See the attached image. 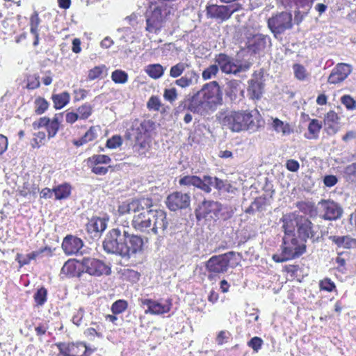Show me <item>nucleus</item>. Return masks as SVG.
Listing matches in <instances>:
<instances>
[{
    "instance_id": "obj_7",
    "label": "nucleus",
    "mask_w": 356,
    "mask_h": 356,
    "mask_svg": "<svg viewBox=\"0 0 356 356\" xmlns=\"http://www.w3.org/2000/svg\"><path fill=\"white\" fill-rule=\"evenodd\" d=\"M188 67H190L188 64L179 62L172 65L170 69V76L177 79L175 83L181 88H186L197 84L200 79L198 73L194 70H188L181 76Z\"/></svg>"
},
{
    "instance_id": "obj_44",
    "label": "nucleus",
    "mask_w": 356,
    "mask_h": 356,
    "mask_svg": "<svg viewBox=\"0 0 356 356\" xmlns=\"http://www.w3.org/2000/svg\"><path fill=\"white\" fill-rule=\"evenodd\" d=\"M350 256V252H339L336 257V263L337 264V269L341 273L346 270V261L349 259Z\"/></svg>"
},
{
    "instance_id": "obj_11",
    "label": "nucleus",
    "mask_w": 356,
    "mask_h": 356,
    "mask_svg": "<svg viewBox=\"0 0 356 356\" xmlns=\"http://www.w3.org/2000/svg\"><path fill=\"white\" fill-rule=\"evenodd\" d=\"M268 27L275 35H280L285 31L293 26V18L291 13L289 12H281L273 15L268 21Z\"/></svg>"
},
{
    "instance_id": "obj_9",
    "label": "nucleus",
    "mask_w": 356,
    "mask_h": 356,
    "mask_svg": "<svg viewBox=\"0 0 356 356\" xmlns=\"http://www.w3.org/2000/svg\"><path fill=\"white\" fill-rule=\"evenodd\" d=\"M242 8V5L240 3L231 6L207 4L205 11L208 19H214L218 23H222L229 19L234 13L241 10Z\"/></svg>"
},
{
    "instance_id": "obj_51",
    "label": "nucleus",
    "mask_w": 356,
    "mask_h": 356,
    "mask_svg": "<svg viewBox=\"0 0 356 356\" xmlns=\"http://www.w3.org/2000/svg\"><path fill=\"white\" fill-rule=\"evenodd\" d=\"M293 70L295 77L299 81H305L309 76L306 68L301 64H294Z\"/></svg>"
},
{
    "instance_id": "obj_17",
    "label": "nucleus",
    "mask_w": 356,
    "mask_h": 356,
    "mask_svg": "<svg viewBox=\"0 0 356 356\" xmlns=\"http://www.w3.org/2000/svg\"><path fill=\"white\" fill-rule=\"evenodd\" d=\"M165 16L162 9L156 6L146 15V31L149 33H157L163 27Z\"/></svg>"
},
{
    "instance_id": "obj_40",
    "label": "nucleus",
    "mask_w": 356,
    "mask_h": 356,
    "mask_svg": "<svg viewBox=\"0 0 356 356\" xmlns=\"http://www.w3.org/2000/svg\"><path fill=\"white\" fill-rule=\"evenodd\" d=\"M296 207L305 215L313 216L316 213V208L313 202L298 201L296 203Z\"/></svg>"
},
{
    "instance_id": "obj_3",
    "label": "nucleus",
    "mask_w": 356,
    "mask_h": 356,
    "mask_svg": "<svg viewBox=\"0 0 356 356\" xmlns=\"http://www.w3.org/2000/svg\"><path fill=\"white\" fill-rule=\"evenodd\" d=\"M188 101L187 108L194 113L203 115L209 111L215 110L222 102V94L218 83L213 81L205 83Z\"/></svg>"
},
{
    "instance_id": "obj_62",
    "label": "nucleus",
    "mask_w": 356,
    "mask_h": 356,
    "mask_svg": "<svg viewBox=\"0 0 356 356\" xmlns=\"http://www.w3.org/2000/svg\"><path fill=\"white\" fill-rule=\"evenodd\" d=\"M49 118L46 116L40 118L39 119L33 122V129L34 130H38L42 127H44L46 129V127L49 122Z\"/></svg>"
},
{
    "instance_id": "obj_23",
    "label": "nucleus",
    "mask_w": 356,
    "mask_h": 356,
    "mask_svg": "<svg viewBox=\"0 0 356 356\" xmlns=\"http://www.w3.org/2000/svg\"><path fill=\"white\" fill-rule=\"evenodd\" d=\"M152 225L150 229L154 234H163L168 226L166 212L161 209L152 210Z\"/></svg>"
},
{
    "instance_id": "obj_64",
    "label": "nucleus",
    "mask_w": 356,
    "mask_h": 356,
    "mask_svg": "<svg viewBox=\"0 0 356 356\" xmlns=\"http://www.w3.org/2000/svg\"><path fill=\"white\" fill-rule=\"evenodd\" d=\"M212 179H213L211 181L212 186L213 185L214 187L218 191H221L227 190L226 184L222 179H220L216 177H212Z\"/></svg>"
},
{
    "instance_id": "obj_8",
    "label": "nucleus",
    "mask_w": 356,
    "mask_h": 356,
    "mask_svg": "<svg viewBox=\"0 0 356 356\" xmlns=\"http://www.w3.org/2000/svg\"><path fill=\"white\" fill-rule=\"evenodd\" d=\"M236 253L230 251L224 254L212 256L205 264L208 278L211 280L220 274L227 271L231 259Z\"/></svg>"
},
{
    "instance_id": "obj_20",
    "label": "nucleus",
    "mask_w": 356,
    "mask_h": 356,
    "mask_svg": "<svg viewBox=\"0 0 356 356\" xmlns=\"http://www.w3.org/2000/svg\"><path fill=\"white\" fill-rule=\"evenodd\" d=\"M141 305L147 306L145 314H151L153 315H161L168 313L172 307L171 299L165 300V303L162 304L156 300L149 298H142L140 300Z\"/></svg>"
},
{
    "instance_id": "obj_56",
    "label": "nucleus",
    "mask_w": 356,
    "mask_h": 356,
    "mask_svg": "<svg viewBox=\"0 0 356 356\" xmlns=\"http://www.w3.org/2000/svg\"><path fill=\"white\" fill-rule=\"evenodd\" d=\"M122 275L124 279L132 282H138L140 277V274L138 272L129 268L124 270Z\"/></svg>"
},
{
    "instance_id": "obj_63",
    "label": "nucleus",
    "mask_w": 356,
    "mask_h": 356,
    "mask_svg": "<svg viewBox=\"0 0 356 356\" xmlns=\"http://www.w3.org/2000/svg\"><path fill=\"white\" fill-rule=\"evenodd\" d=\"M88 93V92L86 90L83 89V88H79V89L74 90V101L75 102H80V101L84 99L87 97Z\"/></svg>"
},
{
    "instance_id": "obj_29",
    "label": "nucleus",
    "mask_w": 356,
    "mask_h": 356,
    "mask_svg": "<svg viewBox=\"0 0 356 356\" xmlns=\"http://www.w3.org/2000/svg\"><path fill=\"white\" fill-rule=\"evenodd\" d=\"M106 228V222L99 217L92 218L86 224V229L94 237L99 236Z\"/></svg>"
},
{
    "instance_id": "obj_16",
    "label": "nucleus",
    "mask_w": 356,
    "mask_h": 356,
    "mask_svg": "<svg viewBox=\"0 0 356 356\" xmlns=\"http://www.w3.org/2000/svg\"><path fill=\"white\" fill-rule=\"evenodd\" d=\"M55 345L63 356H90L89 348L83 342H58Z\"/></svg>"
},
{
    "instance_id": "obj_19",
    "label": "nucleus",
    "mask_w": 356,
    "mask_h": 356,
    "mask_svg": "<svg viewBox=\"0 0 356 356\" xmlns=\"http://www.w3.org/2000/svg\"><path fill=\"white\" fill-rule=\"evenodd\" d=\"M111 159L106 154H93L86 159L88 166L91 172L97 175H105L111 166H100V164H109Z\"/></svg>"
},
{
    "instance_id": "obj_50",
    "label": "nucleus",
    "mask_w": 356,
    "mask_h": 356,
    "mask_svg": "<svg viewBox=\"0 0 356 356\" xmlns=\"http://www.w3.org/2000/svg\"><path fill=\"white\" fill-rule=\"evenodd\" d=\"M93 109L90 104L86 102L77 108V113L81 120L88 119L92 113Z\"/></svg>"
},
{
    "instance_id": "obj_54",
    "label": "nucleus",
    "mask_w": 356,
    "mask_h": 356,
    "mask_svg": "<svg viewBox=\"0 0 356 356\" xmlns=\"http://www.w3.org/2000/svg\"><path fill=\"white\" fill-rule=\"evenodd\" d=\"M122 143L123 140L121 136L114 135L106 140V147L108 149H116L120 147Z\"/></svg>"
},
{
    "instance_id": "obj_43",
    "label": "nucleus",
    "mask_w": 356,
    "mask_h": 356,
    "mask_svg": "<svg viewBox=\"0 0 356 356\" xmlns=\"http://www.w3.org/2000/svg\"><path fill=\"white\" fill-rule=\"evenodd\" d=\"M46 134L44 131H39L33 134V138L31 141V145L33 149H38L45 145Z\"/></svg>"
},
{
    "instance_id": "obj_28",
    "label": "nucleus",
    "mask_w": 356,
    "mask_h": 356,
    "mask_svg": "<svg viewBox=\"0 0 356 356\" xmlns=\"http://www.w3.org/2000/svg\"><path fill=\"white\" fill-rule=\"evenodd\" d=\"M47 252L49 255L52 254V251L50 247L45 246L42 248L36 251H33L32 252L27 254L26 256H24L21 253H17L16 254L15 260L19 264V266H24L25 265H28L32 260H35L40 254Z\"/></svg>"
},
{
    "instance_id": "obj_27",
    "label": "nucleus",
    "mask_w": 356,
    "mask_h": 356,
    "mask_svg": "<svg viewBox=\"0 0 356 356\" xmlns=\"http://www.w3.org/2000/svg\"><path fill=\"white\" fill-rule=\"evenodd\" d=\"M99 131V126H91L81 137L72 140V143L74 147H80L89 143L93 142L97 138L98 132Z\"/></svg>"
},
{
    "instance_id": "obj_59",
    "label": "nucleus",
    "mask_w": 356,
    "mask_h": 356,
    "mask_svg": "<svg viewBox=\"0 0 356 356\" xmlns=\"http://www.w3.org/2000/svg\"><path fill=\"white\" fill-rule=\"evenodd\" d=\"M177 91L175 88H166L163 92V97L165 100L170 102V103L174 102L177 98Z\"/></svg>"
},
{
    "instance_id": "obj_58",
    "label": "nucleus",
    "mask_w": 356,
    "mask_h": 356,
    "mask_svg": "<svg viewBox=\"0 0 356 356\" xmlns=\"http://www.w3.org/2000/svg\"><path fill=\"white\" fill-rule=\"evenodd\" d=\"M263 343L264 341L261 338L254 337L248 342V346L257 353L261 348Z\"/></svg>"
},
{
    "instance_id": "obj_38",
    "label": "nucleus",
    "mask_w": 356,
    "mask_h": 356,
    "mask_svg": "<svg viewBox=\"0 0 356 356\" xmlns=\"http://www.w3.org/2000/svg\"><path fill=\"white\" fill-rule=\"evenodd\" d=\"M322 129V122L317 119H312L308 124V134H305L307 139H316Z\"/></svg>"
},
{
    "instance_id": "obj_26",
    "label": "nucleus",
    "mask_w": 356,
    "mask_h": 356,
    "mask_svg": "<svg viewBox=\"0 0 356 356\" xmlns=\"http://www.w3.org/2000/svg\"><path fill=\"white\" fill-rule=\"evenodd\" d=\"M268 40V37L262 34L254 35L248 38L246 48L252 53H259L266 49Z\"/></svg>"
},
{
    "instance_id": "obj_48",
    "label": "nucleus",
    "mask_w": 356,
    "mask_h": 356,
    "mask_svg": "<svg viewBox=\"0 0 356 356\" xmlns=\"http://www.w3.org/2000/svg\"><path fill=\"white\" fill-rule=\"evenodd\" d=\"M37 306H42L47 300V290L42 286L37 290L33 296Z\"/></svg>"
},
{
    "instance_id": "obj_6",
    "label": "nucleus",
    "mask_w": 356,
    "mask_h": 356,
    "mask_svg": "<svg viewBox=\"0 0 356 356\" xmlns=\"http://www.w3.org/2000/svg\"><path fill=\"white\" fill-rule=\"evenodd\" d=\"M154 123L150 120H143L139 125L133 127L135 131L134 148L139 155H145L151 147V131Z\"/></svg>"
},
{
    "instance_id": "obj_55",
    "label": "nucleus",
    "mask_w": 356,
    "mask_h": 356,
    "mask_svg": "<svg viewBox=\"0 0 356 356\" xmlns=\"http://www.w3.org/2000/svg\"><path fill=\"white\" fill-rule=\"evenodd\" d=\"M37 189L38 188L36 187H31L30 184L26 182L24 183L22 188L19 190V195L24 197H26L31 195H34L36 194Z\"/></svg>"
},
{
    "instance_id": "obj_15",
    "label": "nucleus",
    "mask_w": 356,
    "mask_h": 356,
    "mask_svg": "<svg viewBox=\"0 0 356 356\" xmlns=\"http://www.w3.org/2000/svg\"><path fill=\"white\" fill-rule=\"evenodd\" d=\"M212 177L204 175L202 178L197 175H185L180 178L179 184L181 186H194L206 193L211 192Z\"/></svg>"
},
{
    "instance_id": "obj_52",
    "label": "nucleus",
    "mask_w": 356,
    "mask_h": 356,
    "mask_svg": "<svg viewBox=\"0 0 356 356\" xmlns=\"http://www.w3.org/2000/svg\"><path fill=\"white\" fill-rule=\"evenodd\" d=\"M40 86V76L38 74H29L26 76V86L28 90H35Z\"/></svg>"
},
{
    "instance_id": "obj_61",
    "label": "nucleus",
    "mask_w": 356,
    "mask_h": 356,
    "mask_svg": "<svg viewBox=\"0 0 356 356\" xmlns=\"http://www.w3.org/2000/svg\"><path fill=\"white\" fill-rule=\"evenodd\" d=\"M284 271L293 277H297L298 272L300 271L299 265L289 264L284 266Z\"/></svg>"
},
{
    "instance_id": "obj_33",
    "label": "nucleus",
    "mask_w": 356,
    "mask_h": 356,
    "mask_svg": "<svg viewBox=\"0 0 356 356\" xmlns=\"http://www.w3.org/2000/svg\"><path fill=\"white\" fill-rule=\"evenodd\" d=\"M51 100L53 102L54 108L60 110L69 104L70 101V95L67 91H64L58 94H53L51 95Z\"/></svg>"
},
{
    "instance_id": "obj_39",
    "label": "nucleus",
    "mask_w": 356,
    "mask_h": 356,
    "mask_svg": "<svg viewBox=\"0 0 356 356\" xmlns=\"http://www.w3.org/2000/svg\"><path fill=\"white\" fill-rule=\"evenodd\" d=\"M165 70L161 64L156 63L147 65L145 71L152 79H158L163 75Z\"/></svg>"
},
{
    "instance_id": "obj_32",
    "label": "nucleus",
    "mask_w": 356,
    "mask_h": 356,
    "mask_svg": "<svg viewBox=\"0 0 356 356\" xmlns=\"http://www.w3.org/2000/svg\"><path fill=\"white\" fill-rule=\"evenodd\" d=\"M330 239L339 248L350 249L356 247V239L350 236H331Z\"/></svg>"
},
{
    "instance_id": "obj_2",
    "label": "nucleus",
    "mask_w": 356,
    "mask_h": 356,
    "mask_svg": "<svg viewBox=\"0 0 356 356\" xmlns=\"http://www.w3.org/2000/svg\"><path fill=\"white\" fill-rule=\"evenodd\" d=\"M143 246V241L141 237L130 235L126 231L122 234L119 229H112L103 242V248L106 252L127 258L140 252Z\"/></svg>"
},
{
    "instance_id": "obj_10",
    "label": "nucleus",
    "mask_w": 356,
    "mask_h": 356,
    "mask_svg": "<svg viewBox=\"0 0 356 356\" xmlns=\"http://www.w3.org/2000/svg\"><path fill=\"white\" fill-rule=\"evenodd\" d=\"M222 209L221 203L211 200H204L201 202L195 210L196 219L200 221L216 220Z\"/></svg>"
},
{
    "instance_id": "obj_24",
    "label": "nucleus",
    "mask_w": 356,
    "mask_h": 356,
    "mask_svg": "<svg viewBox=\"0 0 356 356\" xmlns=\"http://www.w3.org/2000/svg\"><path fill=\"white\" fill-rule=\"evenodd\" d=\"M83 245V241L72 235L66 236L62 243V248L67 255L77 254Z\"/></svg>"
},
{
    "instance_id": "obj_57",
    "label": "nucleus",
    "mask_w": 356,
    "mask_h": 356,
    "mask_svg": "<svg viewBox=\"0 0 356 356\" xmlns=\"http://www.w3.org/2000/svg\"><path fill=\"white\" fill-rule=\"evenodd\" d=\"M341 102L348 110H354L356 108V101L349 95L342 96Z\"/></svg>"
},
{
    "instance_id": "obj_25",
    "label": "nucleus",
    "mask_w": 356,
    "mask_h": 356,
    "mask_svg": "<svg viewBox=\"0 0 356 356\" xmlns=\"http://www.w3.org/2000/svg\"><path fill=\"white\" fill-rule=\"evenodd\" d=\"M145 202H147V201L144 197L134 199L129 202H124L118 206V211L120 215H125L131 212L137 213L147 207Z\"/></svg>"
},
{
    "instance_id": "obj_46",
    "label": "nucleus",
    "mask_w": 356,
    "mask_h": 356,
    "mask_svg": "<svg viewBox=\"0 0 356 356\" xmlns=\"http://www.w3.org/2000/svg\"><path fill=\"white\" fill-rule=\"evenodd\" d=\"M128 308V302L125 300L120 299L115 301L111 307L112 313L118 315L125 312Z\"/></svg>"
},
{
    "instance_id": "obj_45",
    "label": "nucleus",
    "mask_w": 356,
    "mask_h": 356,
    "mask_svg": "<svg viewBox=\"0 0 356 356\" xmlns=\"http://www.w3.org/2000/svg\"><path fill=\"white\" fill-rule=\"evenodd\" d=\"M320 291L331 293L337 291L335 283L329 277H324L318 283Z\"/></svg>"
},
{
    "instance_id": "obj_35",
    "label": "nucleus",
    "mask_w": 356,
    "mask_h": 356,
    "mask_svg": "<svg viewBox=\"0 0 356 356\" xmlns=\"http://www.w3.org/2000/svg\"><path fill=\"white\" fill-rule=\"evenodd\" d=\"M53 192L56 200H65L70 196L72 186L68 183H64L53 188Z\"/></svg>"
},
{
    "instance_id": "obj_36",
    "label": "nucleus",
    "mask_w": 356,
    "mask_h": 356,
    "mask_svg": "<svg viewBox=\"0 0 356 356\" xmlns=\"http://www.w3.org/2000/svg\"><path fill=\"white\" fill-rule=\"evenodd\" d=\"M248 92L250 97L252 99H259L261 98L263 93V84L257 80H250L249 81V86Z\"/></svg>"
},
{
    "instance_id": "obj_60",
    "label": "nucleus",
    "mask_w": 356,
    "mask_h": 356,
    "mask_svg": "<svg viewBox=\"0 0 356 356\" xmlns=\"http://www.w3.org/2000/svg\"><path fill=\"white\" fill-rule=\"evenodd\" d=\"M147 106L149 109L158 111L161 106V103L157 96H152L149 99Z\"/></svg>"
},
{
    "instance_id": "obj_4",
    "label": "nucleus",
    "mask_w": 356,
    "mask_h": 356,
    "mask_svg": "<svg viewBox=\"0 0 356 356\" xmlns=\"http://www.w3.org/2000/svg\"><path fill=\"white\" fill-rule=\"evenodd\" d=\"M282 222L284 232L293 233L296 229L298 237L306 242L307 239L315 242L319 238L317 226L307 217L300 215L296 211L284 216Z\"/></svg>"
},
{
    "instance_id": "obj_18",
    "label": "nucleus",
    "mask_w": 356,
    "mask_h": 356,
    "mask_svg": "<svg viewBox=\"0 0 356 356\" xmlns=\"http://www.w3.org/2000/svg\"><path fill=\"white\" fill-rule=\"evenodd\" d=\"M165 203L170 211L184 209L191 205V196L186 193L175 191L167 197Z\"/></svg>"
},
{
    "instance_id": "obj_37",
    "label": "nucleus",
    "mask_w": 356,
    "mask_h": 356,
    "mask_svg": "<svg viewBox=\"0 0 356 356\" xmlns=\"http://www.w3.org/2000/svg\"><path fill=\"white\" fill-rule=\"evenodd\" d=\"M271 125L277 133H282V135H289L293 132L289 123L284 122L277 118H273Z\"/></svg>"
},
{
    "instance_id": "obj_41",
    "label": "nucleus",
    "mask_w": 356,
    "mask_h": 356,
    "mask_svg": "<svg viewBox=\"0 0 356 356\" xmlns=\"http://www.w3.org/2000/svg\"><path fill=\"white\" fill-rule=\"evenodd\" d=\"M49 107V103L42 97H38L34 101V113L40 115L44 113Z\"/></svg>"
},
{
    "instance_id": "obj_53",
    "label": "nucleus",
    "mask_w": 356,
    "mask_h": 356,
    "mask_svg": "<svg viewBox=\"0 0 356 356\" xmlns=\"http://www.w3.org/2000/svg\"><path fill=\"white\" fill-rule=\"evenodd\" d=\"M219 72L218 66L215 63L205 68L202 73L203 80H209L215 77Z\"/></svg>"
},
{
    "instance_id": "obj_21",
    "label": "nucleus",
    "mask_w": 356,
    "mask_h": 356,
    "mask_svg": "<svg viewBox=\"0 0 356 356\" xmlns=\"http://www.w3.org/2000/svg\"><path fill=\"white\" fill-rule=\"evenodd\" d=\"M352 72V66L344 63H337L327 77V83L337 85L343 82Z\"/></svg>"
},
{
    "instance_id": "obj_34",
    "label": "nucleus",
    "mask_w": 356,
    "mask_h": 356,
    "mask_svg": "<svg viewBox=\"0 0 356 356\" xmlns=\"http://www.w3.org/2000/svg\"><path fill=\"white\" fill-rule=\"evenodd\" d=\"M60 116L58 114H56L52 118L49 119L48 124L46 127L49 139L56 136L60 129Z\"/></svg>"
},
{
    "instance_id": "obj_14",
    "label": "nucleus",
    "mask_w": 356,
    "mask_h": 356,
    "mask_svg": "<svg viewBox=\"0 0 356 356\" xmlns=\"http://www.w3.org/2000/svg\"><path fill=\"white\" fill-rule=\"evenodd\" d=\"M215 63L225 74H238L248 69L249 65H238L235 63L234 58L226 54H216L214 58Z\"/></svg>"
},
{
    "instance_id": "obj_31",
    "label": "nucleus",
    "mask_w": 356,
    "mask_h": 356,
    "mask_svg": "<svg viewBox=\"0 0 356 356\" xmlns=\"http://www.w3.org/2000/svg\"><path fill=\"white\" fill-rule=\"evenodd\" d=\"M339 117L334 111H328L324 118L325 129L329 134H334L338 131Z\"/></svg>"
},
{
    "instance_id": "obj_5",
    "label": "nucleus",
    "mask_w": 356,
    "mask_h": 356,
    "mask_svg": "<svg viewBox=\"0 0 356 356\" xmlns=\"http://www.w3.org/2000/svg\"><path fill=\"white\" fill-rule=\"evenodd\" d=\"M281 254H273V259L282 263L301 256L306 251V241L296 236L295 232H284Z\"/></svg>"
},
{
    "instance_id": "obj_42",
    "label": "nucleus",
    "mask_w": 356,
    "mask_h": 356,
    "mask_svg": "<svg viewBox=\"0 0 356 356\" xmlns=\"http://www.w3.org/2000/svg\"><path fill=\"white\" fill-rule=\"evenodd\" d=\"M107 68L106 65H101L98 66H95L93 68L90 69L88 73V79L90 81H92L97 79L103 78L104 73L106 74Z\"/></svg>"
},
{
    "instance_id": "obj_30",
    "label": "nucleus",
    "mask_w": 356,
    "mask_h": 356,
    "mask_svg": "<svg viewBox=\"0 0 356 356\" xmlns=\"http://www.w3.org/2000/svg\"><path fill=\"white\" fill-rule=\"evenodd\" d=\"M81 266V261L76 259L67 260L61 268V273L68 277H79L83 273L80 271L79 266Z\"/></svg>"
},
{
    "instance_id": "obj_1",
    "label": "nucleus",
    "mask_w": 356,
    "mask_h": 356,
    "mask_svg": "<svg viewBox=\"0 0 356 356\" xmlns=\"http://www.w3.org/2000/svg\"><path fill=\"white\" fill-rule=\"evenodd\" d=\"M221 125L232 132L257 131L263 125V118L257 110L225 111L219 113Z\"/></svg>"
},
{
    "instance_id": "obj_49",
    "label": "nucleus",
    "mask_w": 356,
    "mask_h": 356,
    "mask_svg": "<svg viewBox=\"0 0 356 356\" xmlns=\"http://www.w3.org/2000/svg\"><path fill=\"white\" fill-rule=\"evenodd\" d=\"M41 19L39 17L38 11L35 10L30 16L29 25L31 33H35L39 32V26L40 24Z\"/></svg>"
},
{
    "instance_id": "obj_47",
    "label": "nucleus",
    "mask_w": 356,
    "mask_h": 356,
    "mask_svg": "<svg viewBox=\"0 0 356 356\" xmlns=\"http://www.w3.org/2000/svg\"><path fill=\"white\" fill-rule=\"evenodd\" d=\"M128 74L122 70H115L111 74L112 81L117 84H124L128 81Z\"/></svg>"
},
{
    "instance_id": "obj_12",
    "label": "nucleus",
    "mask_w": 356,
    "mask_h": 356,
    "mask_svg": "<svg viewBox=\"0 0 356 356\" xmlns=\"http://www.w3.org/2000/svg\"><path fill=\"white\" fill-rule=\"evenodd\" d=\"M147 201L145 202L147 207L143 208L133 216L131 225L136 231L144 232L152 226V200L150 198H145Z\"/></svg>"
},
{
    "instance_id": "obj_22",
    "label": "nucleus",
    "mask_w": 356,
    "mask_h": 356,
    "mask_svg": "<svg viewBox=\"0 0 356 356\" xmlns=\"http://www.w3.org/2000/svg\"><path fill=\"white\" fill-rule=\"evenodd\" d=\"M323 211L322 218L327 220L340 218L343 213L342 208L336 202L330 200H323L320 202Z\"/></svg>"
},
{
    "instance_id": "obj_13",
    "label": "nucleus",
    "mask_w": 356,
    "mask_h": 356,
    "mask_svg": "<svg viewBox=\"0 0 356 356\" xmlns=\"http://www.w3.org/2000/svg\"><path fill=\"white\" fill-rule=\"evenodd\" d=\"M81 264L83 268L82 272L92 276L99 277L104 274L111 273V268L102 261L95 258L84 257L81 261Z\"/></svg>"
}]
</instances>
